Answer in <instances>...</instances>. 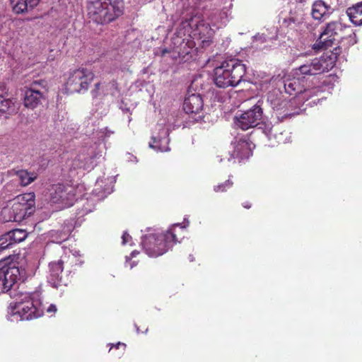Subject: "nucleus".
<instances>
[{
	"instance_id": "c85d7f7f",
	"label": "nucleus",
	"mask_w": 362,
	"mask_h": 362,
	"mask_svg": "<svg viewBox=\"0 0 362 362\" xmlns=\"http://www.w3.org/2000/svg\"><path fill=\"white\" fill-rule=\"evenodd\" d=\"M7 233L10 236V239L13 245L23 241L28 235V233L25 230L18 228L11 230L7 232Z\"/></svg>"
},
{
	"instance_id": "a878e982",
	"label": "nucleus",
	"mask_w": 362,
	"mask_h": 362,
	"mask_svg": "<svg viewBox=\"0 0 362 362\" xmlns=\"http://www.w3.org/2000/svg\"><path fill=\"white\" fill-rule=\"evenodd\" d=\"M103 180H97L96 181V187L93 190L94 195L97 197L98 200H101L105 199L108 194H111L113 192V185H110L107 187L103 189V192L100 189L102 187Z\"/></svg>"
},
{
	"instance_id": "cd10ccee",
	"label": "nucleus",
	"mask_w": 362,
	"mask_h": 362,
	"mask_svg": "<svg viewBox=\"0 0 362 362\" xmlns=\"http://www.w3.org/2000/svg\"><path fill=\"white\" fill-rule=\"evenodd\" d=\"M16 176L22 186H27L36 179L35 174L24 170H18Z\"/></svg>"
},
{
	"instance_id": "6ab92c4d",
	"label": "nucleus",
	"mask_w": 362,
	"mask_h": 362,
	"mask_svg": "<svg viewBox=\"0 0 362 362\" xmlns=\"http://www.w3.org/2000/svg\"><path fill=\"white\" fill-rule=\"evenodd\" d=\"M49 274L47 276V282L54 288H59L62 285H66L64 281L62 273L63 272V262L58 260L57 262H50L49 264Z\"/></svg>"
},
{
	"instance_id": "ddd939ff",
	"label": "nucleus",
	"mask_w": 362,
	"mask_h": 362,
	"mask_svg": "<svg viewBox=\"0 0 362 362\" xmlns=\"http://www.w3.org/2000/svg\"><path fill=\"white\" fill-rule=\"evenodd\" d=\"M343 30L342 24L339 21L327 23L322 28L317 42L313 45L314 50L327 49L332 47L336 40L335 37Z\"/></svg>"
},
{
	"instance_id": "c9c22d12",
	"label": "nucleus",
	"mask_w": 362,
	"mask_h": 362,
	"mask_svg": "<svg viewBox=\"0 0 362 362\" xmlns=\"http://www.w3.org/2000/svg\"><path fill=\"white\" fill-rule=\"evenodd\" d=\"M71 228L69 227L67 229H65V228H64L63 231L60 233L59 239L57 240L56 242L57 243H61L62 242L66 240L68 238V236L71 233Z\"/></svg>"
},
{
	"instance_id": "412c9836",
	"label": "nucleus",
	"mask_w": 362,
	"mask_h": 362,
	"mask_svg": "<svg viewBox=\"0 0 362 362\" xmlns=\"http://www.w3.org/2000/svg\"><path fill=\"white\" fill-rule=\"evenodd\" d=\"M119 93L117 84L115 81H112L105 84L97 83L95 84L94 89L91 91V94L93 98H96L100 94L110 95L113 97H117Z\"/></svg>"
},
{
	"instance_id": "09e8293b",
	"label": "nucleus",
	"mask_w": 362,
	"mask_h": 362,
	"mask_svg": "<svg viewBox=\"0 0 362 362\" xmlns=\"http://www.w3.org/2000/svg\"><path fill=\"white\" fill-rule=\"evenodd\" d=\"M135 327L136 328V332L139 333V328L136 325H135Z\"/></svg>"
},
{
	"instance_id": "6e6552de",
	"label": "nucleus",
	"mask_w": 362,
	"mask_h": 362,
	"mask_svg": "<svg viewBox=\"0 0 362 362\" xmlns=\"http://www.w3.org/2000/svg\"><path fill=\"white\" fill-rule=\"evenodd\" d=\"M95 77L93 71L86 68L73 70L66 82V89L69 93H83L88 89L90 83Z\"/></svg>"
},
{
	"instance_id": "0eeeda50",
	"label": "nucleus",
	"mask_w": 362,
	"mask_h": 362,
	"mask_svg": "<svg viewBox=\"0 0 362 362\" xmlns=\"http://www.w3.org/2000/svg\"><path fill=\"white\" fill-rule=\"evenodd\" d=\"M280 83L284 86L286 93L294 95L292 99L294 103H305L317 92L316 88H310V85L298 76L288 77L280 81Z\"/></svg>"
},
{
	"instance_id": "72a5a7b5",
	"label": "nucleus",
	"mask_w": 362,
	"mask_h": 362,
	"mask_svg": "<svg viewBox=\"0 0 362 362\" xmlns=\"http://www.w3.org/2000/svg\"><path fill=\"white\" fill-rule=\"evenodd\" d=\"M113 133H114V132L109 130L107 128H104V129H101L98 132V136L99 139H101L102 140L104 141L106 138L109 137Z\"/></svg>"
},
{
	"instance_id": "2f4dec72",
	"label": "nucleus",
	"mask_w": 362,
	"mask_h": 362,
	"mask_svg": "<svg viewBox=\"0 0 362 362\" xmlns=\"http://www.w3.org/2000/svg\"><path fill=\"white\" fill-rule=\"evenodd\" d=\"M258 129H262L263 133L270 139L272 132V124L269 122H264L263 119L258 124Z\"/></svg>"
},
{
	"instance_id": "de8ad7c7",
	"label": "nucleus",
	"mask_w": 362,
	"mask_h": 362,
	"mask_svg": "<svg viewBox=\"0 0 362 362\" xmlns=\"http://www.w3.org/2000/svg\"><path fill=\"white\" fill-rule=\"evenodd\" d=\"M82 211H84V212H79L78 214H81V216H83L85 214V209H82Z\"/></svg>"
},
{
	"instance_id": "1a4fd4ad",
	"label": "nucleus",
	"mask_w": 362,
	"mask_h": 362,
	"mask_svg": "<svg viewBox=\"0 0 362 362\" xmlns=\"http://www.w3.org/2000/svg\"><path fill=\"white\" fill-rule=\"evenodd\" d=\"M262 104V102L258 100L251 108L238 112L234 117L235 125L243 130L257 127L263 119Z\"/></svg>"
},
{
	"instance_id": "4c0bfd02",
	"label": "nucleus",
	"mask_w": 362,
	"mask_h": 362,
	"mask_svg": "<svg viewBox=\"0 0 362 362\" xmlns=\"http://www.w3.org/2000/svg\"><path fill=\"white\" fill-rule=\"evenodd\" d=\"M122 244L126 245L127 243H128L129 242V240H132V237L129 235V234L127 232L125 231V232H124V233L122 235Z\"/></svg>"
},
{
	"instance_id": "c03bdc74",
	"label": "nucleus",
	"mask_w": 362,
	"mask_h": 362,
	"mask_svg": "<svg viewBox=\"0 0 362 362\" xmlns=\"http://www.w3.org/2000/svg\"><path fill=\"white\" fill-rule=\"evenodd\" d=\"M119 346H123L125 347V344H122V343H120V342H118L116 345H115V347L117 349Z\"/></svg>"
},
{
	"instance_id": "f704fd0d",
	"label": "nucleus",
	"mask_w": 362,
	"mask_h": 362,
	"mask_svg": "<svg viewBox=\"0 0 362 362\" xmlns=\"http://www.w3.org/2000/svg\"><path fill=\"white\" fill-rule=\"evenodd\" d=\"M139 252L136 250H134L131 255H130V257H126V263H125V265L126 267H128L129 266V268L130 269H132L133 267H134L136 265V263L135 262H131L129 263V262L134 257H136V255H138Z\"/></svg>"
},
{
	"instance_id": "a18cd8bd",
	"label": "nucleus",
	"mask_w": 362,
	"mask_h": 362,
	"mask_svg": "<svg viewBox=\"0 0 362 362\" xmlns=\"http://www.w3.org/2000/svg\"><path fill=\"white\" fill-rule=\"evenodd\" d=\"M307 0H296V1L299 4H303L306 2Z\"/></svg>"
},
{
	"instance_id": "7c9ffc66",
	"label": "nucleus",
	"mask_w": 362,
	"mask_h": 362,
	"mask_svg": "<svg viewBox=\"0 0 362 362\" xmlns=\"http://www.w3.org/2000/svg\"><path fill=\"white\" fill-rule=\"evenodd\" d=\"M13 245L10 236L7 233L0 236V254L5 250L12 247Z\"/></svg>"
},
{
	"instance_id": "b1692460",
	"label": "nucleus",
	"mask_w": 362,
	"mask_h": 362,
	"mask_svg": "<svg viewBox=\"0 0 362 362\" xmlns=\"http://www.w3.org/2000/svg\"><path fill=\"white\" fill-rule=\"evenodd\" d=\"M304 21V13L300 9L298 11H291L289 16L283 21V25L286 27L295 28L296 26L303 23Z\"/></svg>"
},
{
	"instance_id": "37998d69",
	"label": "nucleus",
	"mask_w": 362,
	"mask_h": 362,
	"mask_svg": "<svg viewBox=\"0 0 362 362\" xmlns=\"http://www.w3.org/2000/svg\"><path fill=\"white\" fill-rule=\"evenodd\" d=\"M92 211V209L88 207H85V214H88Z\"/></svg>"
},
{
	"instance_id": "e433bc0d",
	"label": "nucleus",
	"mask_w": 362,
	"mask_h": 362,
	"mask_svg": "<svg viewBox=\"0 0 362 362\" xmlns=\"http://www.w3.org/2000/svg\"><path fill=\"white\" fill-rule=\"evenodd\" d=\"M254 41L264 43L267 41L268 37L264 34H257L253 37Z\"/></svg>"
},
{
	"instance_id": "2eb2a0df",
	"label": "nucleus",
	"mask_w": 362,
	"mask_h": 362,
	"mask_svg": "<svg viewBox=\"0 0 362 362\" xmlns=\"http://www.w3.org/2000/svg\"><path fill=\"white\" fill-rule=\"evenodd\" d=\"M50 199L53 203L61 204L64 207H69L76 199L74 189L63 184L53 185L49 189Z\"/></svg>"
},
{
	"instance_id": "8fccbe9b",
	"label": "nucleus",
	"mask_w": 362,
	"mask_h": 362,
	"mask_svg": "<svg viewBox=\"0 0 362 362\" xmlns=\"http://www.w3.org/2000/svg\"><path fill=\"white\" fill-rule=\"evenodd\" d=\"M189 258L191 262L194 261V258L191 255L189 256Z\"/></svg>"
},
{
	"instance_id": "5701e85b",
	"label": "nucleus",
	"mask_w": 362,
	"mask_h": 362,
	"mask_svg": "<svg viewBox=\"0 0 362 362\" xmlns=\"http://www.w3.org/2000/svg\"><path fill=\"white\" fill-rule=\"evenodd\" d=\"M40 0H10L13 11L17 14L27 13L33 9Z\"/></svg>"
},
{
	"instance_id": "c756f323",
	"label": "nucleus",
	"mask_w": 362,
	"mask_h": 362,
	"mask_svg": "<svg viewBox=\"0 0 362 362\" xmlns=\"http://www.w3.org/2000/svg\"><path fill=\"white\" fill-rule=\"evenodd\" d=\"M258 77L260 78H257V81H255L254 83L259 85V89L262 91L267 90L269 88L271 82H274L273 78L265 73L258 74Z\"/></svg>"
},
{
	"instance_id": "20e7f679",
	"label": "nucleus",
	"mask_w": 362,
	"mask_h": 362,
	"mask_svg": "<svg viewBox=\"0 0 362 362\" xmlns=\"http://www.w3.org/2000/svg\"><path fill=\"white\" fill-rule=\"evenodd\" d=\"M246 70V65L238 59L225 60L214 70V83L219 88L235 87L242 81H247L244 78Z\"/></svg>"
},
{
	"instance_id": "f3484780",
	"label": "nucleus",
	"mask_w": 362,
	"mask_h": 362,
	"mask_svg": "<svg viewBox=\"0 0 362 362\" xmlns=\"http://www.w3.org/2000/svg\"><path fill=\"white\" fill-rule=\"evenodd\" d=\"M156 129L158 131L156 134H153L151 136L152 141L149 143V147L157 151H168L170 148L168 144L170 139L169 129L163 123H158Z\"/></svg>"
},
{
	"instance_id": "a19ab883",
	"label": "nucleus",
	"mask_w": 362,
	"mask_h": 362,
	"mask_svg": "<svg viewBox=\"0 0 362 362\" xmlns=\"http://www.w3.org/2000/svg\"><path fill=\"white\" fill-rule=\"evenodd\" d=\"M349 39H350V43L351 45H354L357 42V40H356V33H352L349 35Z\"/></svg>"
},
{
	"instance_id": "9d476101",
	"label": "nucleus",
	"mask_w": 362,
	"mask_h": 362,
	"mask_svg": "<svg viewBox=\"0 0 362 362\" xmlns=\"http://www.w3.org/2000/svg\"><path fill=\"white\" fill-rule=\"evenodd\" d=\"M23 277V272L7 259L0 260V293L8 292Z\"/></svg>"
},
{
	"instance_id": "f03ea898",
	"label": "nucleus",
	"mask_w": 362,
	"mask_h": 362,
	"mask_svg": "<svg viewBox=\"0 0 362 362\" xmlns=\"http://www.w3.org/2000/svg\"><path fill=\"white\" fill-rule=\"evenodd\" d=\"M45 309L39 291L19 293L8 306L6 318L11 322L31 320L41 317Z\"/></svg>"
},
{
	"instance_id": "dca6fc26",
	"label": "nucleus",
	"mask_w": 362,
	"mask_h": 362,
	"mask_svg": "<svg viewBox=\"0 0 362 362\" xmlns=\"http://www.w3.org/2000/svg\"><path fill=\"white\" fill-rule=\"evenodd\" d=\"M267 102L273 110L281 111V113H283L285 116L293 114L289 110V108L295 103H293V100L288 101L280 89H274L270 91L267 95Z\"/></svg>"
},
{
	"instance_id": "4468645a",
	"label": "nucleus",
	"mask_w": 362,
	"mask_h": 362,
	"mask_svg": "<svg viewBox=\"0 0 362 362\" xmlns=\"http://www.w3.org/2000/svg\"><path fill=\"white\" fill-rule=\"evenodd\" d=\"M252 143L250 141L247 136H236L231 141L230 148L228 154L230 156L227 158V160L230 162L235 159L242 160L247 159L252 156Z\"/></svg>"
},
{
	"instance_id": "a211bd4d",
	"label": "nucleus",
	"mask_w": 362,
	"mask_h": 362,
	"mask_svg": "<svg viewBox=\"0 0 362 362\" xmlns=\"http://www.w3.org/2000/svg\"><path fill=\"white\" fill-rule=\"evenodd\" d=\"M204 102L199 94L192 93L185 97L183 103V110L187 114L198 115L194 120L198 121L202 118L200 115L203 110Z\"/></svg>"
},
{
	"instance_id": "49530a36",
	"label": "nucleus",
	"mask_w": 362,
	"mask_h": 362,
	"mask_svg": "<svg viewBox=\"0 0 362 362\" xmlns=\"http://www.w3.org/2000/svg\"><path fill=\"white\" fill-rule=\"evenodd\" d=\"M243 206L246 209H250L251 205L247 204H243Z\"/></svg>"
},
{
	"instance_id": "39448f33",
	"label": "nucleus",
	"mask_w": 362,
	"mask_h": 362,
	"mask_svg": "<svg viewBox=\"0 0 362 362\" xmlns=\"http://www.w3.org/2000/svg\"><path fill=\"white\" fill-rule=\"evenodd\" d=\"M35 195L33 192L17 196L9 205L4 207L1 215L5 222H21L35 210Z\"/></svg>"
},
{
	"instance_id": "473e14b6",
	"label": "nucleus",
	"mask_w": 362,
	"mask_h": 362,
	"mask_svg": "<svg viewBox=\"0 0 362 362\" xmlns=\"http://www.w3.org/2000/svg\"><path fill=\"white\" fill-rule=\"evenodd\" d=\"M232 185H233V182L228 180L223 183L219 184L218 185H215L214 187V190L216 192H223L226 191V189L228 188H230L232 186Z\"/></svg>"
},
{
	"instance_id": "4be33fe9",
	"label": "nucleus",
	"mask_w": 362,
	"mask_h": 362,
	"mask_svg": "<svg viewBox=\"0 0 362 362\" xmlns=\"http://www.w3.org/2000/svg\"><path fill=\"white\" fill-rule=\"evenodd\" d=\"M43 98V94L40 90L31 87L25 91L24 105L28 108L35 109L41 103Z\"/></svg>"
},
{
	"instance_id": "7ed1b4c3",
	"label": "nucleus",
	"mask_w": 362,
	"mask_h": 362,
	"mask_svg": "<svg viewBox=\"0 0 362 362\" xmlns=\"http://www.w3.org/2000/svg\"><path fill=\"white\" fill-rule=\"evenodd\" d=\"M187 224H173L165 233L157 229H149L148 233L141 238V245L146 254L150 257H157L167 252L177 242L175 230L176 227L181 229L186 228L189 225V221L185 218Z\"/></svg>"
},
{
	"instance_id": "9b49d317",
	"label": "nucleus",
	"mask_w": 362,
	"mask_h": 362,
	"mask_svg": "<svg viewBox=\"0 0 362 362\" xmlns=\"http://www.w3.org/2000/svg\"><path fill=\"white\" fill-rule=\"evenodd\" d=\"M329 66L324 58H313L305 60L298 67L292 71L293 76H298L307 84L308 79L312 76L320 74L329 70Z\"/></svg>"
},
{
	"instance_id": "423d86ee",
	"label": "nucleus",
	"mask_w": 362,
	"mask_h": 362,
	"mask_svg": "<svg viewBox=\"0 0 362 362\" xmlns=\"http://www.w3.org/2000/svg\"><path fill=\"white\" fill-rule=\"evenodd\" d=\"M122 0H88V11L90 18L98 24L114 21L122 15Z\"/></svg>"
},
{
	"instance_id": "f8f14e48",
	"label": "nucleus",
	"mask_w": 362,
	"mask_h": 362,
	"mask_svg": "<svg viewBox=\"0 0 362 362\" xmlns=\"http://www.w3.org/2000/svg\"><path fill=\"white\" fill-rule=\"evenodd\" d=\"M101 150H96L93 147L89 148L86 151L80 153L72 161L70 170L83 169L90 171L103 158Z\"/></svg>"
},
{
	"instance_id": "bb28decb",
	"label": "nucleus",
	"mask_w": 362,
	"mask_h": 362,
	"mask_svg": "<svg viewBox=\"0 0 362 362\" xmlns=\"http://www.w3.org/2000/svg\"><path fill=\"white\" fill-rule=\"evenodd\" d=\"M16 112L13 101L8 98H4V95H0V113L12 114Z\"/></svg>"
},
{
	"instance_id": "f257e3e1",
	"label": "nucleus",
	"mask_w": 362,
	"mask_h": 362,
	"mask_svg": "<svg viewBox=\"0 0 362 362\" xmlns=\"http://www.w3.org/2000/svg\"><path fill=\"white\" fill-rule=\"evenodd\" d=\"M209 30V25L204 21L202 16L189 14L183 17L172 38V58L182 62L189 60L194 46L193 39H201L208 35Z\"/></svg>"
},
{
	"instance_id": "ea45409f",
	"label": "nucleus",
	"mask_w": 362,
	"mask_h": 362,
	"mask_svg": "<svg viewBox=\"0 0 362 362\" xmlns=\"http://www.w3.org/2000/svg\"><path fill=\"white\" fill-rule=\"evenodd\" d=\"M37 85H39V86H40L42 88H45L46 87V82L45 81H43V80H39V81H35L32 83V86H37Z\"/></svg>"
},
{
	"instance_id": "79ce46f5",
	"label": "nucleus",
	"mask_w": 362,
	"mask_h": 362,
	"mask_svg": "<svg viewBox=\"0 0 362 362\" xmlns=\"http://www.w3.org/2000/svg\"><path fill=\"white\" fill-rule=\"evenodd\" d=\"M6 92V85L0 81V95H4V93Z\"/></svg>"
},
{
	"instance_id": "393cba45",
	"label": "nucleus",
	"mask_w": 362,
	"mask_h": 362,
	"mask_svg": "<svg viewBox=\"0 0 362 362\" xmlns=\"http://www.w3.org/2000/svg\"><path fill=\"white\" fill-rule=\"evenodd\" d=\"M346 14L352 23L362 25V1L346 9Z\"/></svg>"
},
{
	"instance_id": "58836bf2",
	"label": "nucleus",
	"mask_w": 362,
	"mask_h": 362,
	"mask_svg": "<svg viewBox=\"0 0 362 362\" xmlns=\"http://www.w3.org/2000/svg\"><path fill=\"white\" fill-rule=\"evenodd\" d=\"M57 308L54 304H50L48 308L46 309L47 313L50 314H54L57 312Z\"/></svg>"
},
{
	"instance_id": "aec40b11",
	"label": "nucleus",
	"mask_w": 362,
	"mask_h": 362,
	"mask_svg": "<svg viewBox=\"0 0 362 362\" xmlns=\"http://www.w3.org/2000/svg\"><path fill=\"white\" fill-rule=\"evenodd\" d=\"M334 11V8H331L323 2L315 0L311 6L310 15L315 21L323 22L327 20Z\"/></svg>"
}]
</instances>
